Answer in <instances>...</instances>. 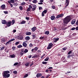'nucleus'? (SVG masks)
Listing matches in <instances>:
<instances>
[{
	"mask_svg": "<svg viewBox=\"0 0 78 78\" xmlns=\"http://www.w3.org/2000/svg\"><path fill=\"white\" fill-rule=\"evenodd\" d=\"M72 20V18L70 16H67L63 20V25L64 27L67 26L66 24H67L70 21Z\"/></svg>",
	"mask_w": 78,
	"mask_h": 78,
	"instance_id": "f257e3e1",
	"label": "nucleus"
},
{
	"mask_svg": "<svg viewBox=\"0 0 78 78\" xmlns=\"http://www.w3.org/2000/svg\"><path fill=\"white\" fill-rule=\"evenodd\" d=\"M10 73V72L9 71H5L4 72L3 74V76L4 77H6L7 78H8V77H9V76H10V75L9 74Z\"/></svg>",
	"mask_w": 78,
	"mask_h": 78,
	"instance_id": "f03ea898",
	"label": "nucleus"
},
{
	"mask_svg": "<svg viewBox=\"0 0 78 78\" xmlns=\"http://www.w3.org/2000/svg\"><path fill=\"white\" fill-rule=\"evenodd\" d=\"M53 46V44L52 43H50L48 45V46L47 49V50H50V49Z\"/></svg>",
	"mask_w": 78,
	"mask_h": 78,
	"instance_id": "7ed1b4c3",
	"label": "nucleus"
},
{
	"mask_svg": "<svg viewBox=\"0 0 78 78\" xmlns=\"http://www.w3.org/2000/svg\"><path fill=\"white\" fill-rule=\"evenodd\" d=\"M69 3H70V0H66V2L65 3V5H66V6L65 7V8H66L67 6H69Z\"/></svg>",
	"mask_w": 78,
	"mask_h": 78,
	"instance_id": "20e7f679",
	"label": "nucleus"
},
{
	"mask_svg": "<svg viewBox=\"0 0 78 78\" xmlns=\"http://www.w3.org/2000/svg\"><path fill=\"white\" fill-rule=\"evenodd\" d=\"M63 16H64V14L63 13H62L58 15L56 17V19H58L59 18H61V17H63Z\"/></svg>",
	"mask_w": 78,
	"mask_h": 78,
	"instance_id": "39448f33",
	"label": "nucleus"
},
{
	"mask_svg": "<svg viewBox=\"0 0 78 78\" xmlns=\"http://www.w3.org/2000/svg\"><path fill=\"white\" fill-rule=\"evenodd\" d=\"M11 23H12V22L10 21L8 22L7 23V26H8V27H10L11 26Z\"/></svg>",
	"mask_w": 78,
	"mask_h": 78,
	"instance_id": "423d86ee",
	"label": "nucleus"
},
{
	"mask_svg": "<svg viewBox=\"0 0 78 78\" xmlns=\"http://www.w3.org/2000/svg\"><path fill=\"white\" fill-rule=\"evenodd\" d=\"M76 22V20L73 19L71 21V23L72 25H73Z\"/></svg>",
	"mask_w": 78,
	"mask_h": 78,
	"instance_id": "0eeeda50",
	"label": "nucleus"
},
{
	"mask_svg": "<svg viewBox=\"0 0 78 78\" xmlns=\"http://www.w3.org/2000/svg\"><path fill=\"white\" fill-rule=\"evenodd\" d=\"M2 24H6L7 23V21L4 20H2Z\"/></svg>",
	"mask_w": 78,
	"mask_h": 78,
	"instance_id": "6e6552de",
	"label": "nucleus"
},
{
	"mask_svg": "<svg viewBox=\"0 0 78 78\" xmlns=\"http://www.w3.org/2000/svg\"><path fill=\"white\" fill-rule=\"evenodd\" d=\"M32 32H34L36 30V27H34L31 29Z\"/></svg>",
	"mask_w": 78,
	"mask_h": 78,
	"instance_id": "1a4fd4ad",
	"label": "nucleus"
},
{
	"mask_svg": "<svg viewBox=\"0 0 78 78\" xmlns=\"http://www.w3.org/2000/svg\"><path fill=\"white\" fill-rule=\"evenodd\" d=\"M26 34L27 36H30L31 34V33L30 32L27 31L26 33Z\"/></svg>",
	"mask_w": 78,
	"mask_h": 78,
	"instance_id": "9d476101",
	"label": "nucleus"
},
{
	"mask_svg": "<svg viewBox=\"0 0 78 78\" xmlns=\"http://www.w3.org/2000/svg\"><path fill=\"white\" fill-rule=\"evenodd\" d=\"M42 76V74L41 73H38L36 75L37 78H39V77H40V76Z\"/></svg>",
	"mask_w": 78,
	"mask_h": 78,
	"instance_id": "9b49d317",
	"label": "nucleus"
},
{
	"mask_svg": "<svg viewBox=\"0 0 78 78\" xmlns=\"http://www.w3.org/2000/svg\"><path fill=\"white\" fill-rule=\"evenodd\" d=\"M1 8L2 9H5V8H6V6H5V5H2L1 6Z\"/></svg>",
	"mask_w": 78,
	"mask_h": 78,
	"instance_id": "f8f14e48",
	"label": "nucleus"
},
{
	"mask_svg": "<svg viewBox=\"0 0 78 78\" xmlns=\"http://www.w3.org/2000/svg\"><path fill=\"white\" fill-rule=\"evenodd\" d=\"M59 38H54L53 39V40L54 41V42H57V41H59Z\"/></svg>",
	"mask_w": 78,
	"mask_h": 78,
	"instance_id": "ddd939ff",
	"label": "nucleus"
},
{
	"mask_svg": "<svg viewBox=\"0 0 78 78\" xmlns=\"http://www.w3.org/2000/svg\"><path fill=\"white\" fill-rule=\"evenodd\" d=\"M24 53V49H22L21 50V51L20 52L21 55V56H23V55Z\"/></svg>",
	"mask_w": 78,
	"mask_h": 78,
	"instance_id": "4468645a",
	"label": "nucleus"
},
{
	"mask_svg": "<svg viewBox=\"0 0 78 78\" xmlns=\"http://www.w3.org/2000/svg\"><path fill=\"white\" fill-rule=\"evenodd\" d=\"M23 45L24 47H27V44L25 42H23Z\"/></svg>",
	"mask_w": 78,
	"mask_h": 78,
	"instance_id": "2eb2a0df",
	"label": "nucleus"
},
{
	"mask_svg": "<svg viewBox=\"0 0 78 78\" xmlns=\"http://www.w3.org/2000/svg\"><path fill=\"white\" fill-rule=\"evenodd\" d=\"M14 0H9V1H8L7 2L9 3H13L14 2Z\"/></svg>",
	"mask_w": 78,
	"mask_h": 78,
	"instance_id": "dca6fc26",
	"label": "nucleus"
},
{
	"mask_svg": "<svg viewBox=\"0 0 78 78\" xmlns=\"http://www.w3.org/2000/svg\"><path fill=\"white\" fill-rule=\"evenodd\" d=\"M55 19V16H51V19L52 20H53Z\"/></svg>",
	"mask_w": 78,
	"mask_h": 78,
	"instance_id": "f3484780",
	"label": "nucleus"
},
{
	"mask_svg": "<svg viewBox=\"0 0 78 78\" xmlns=\"http://www.w3.org/2000/svg\"><path fill=\"white\" fill-rule=\"evenodd\" d=\"M10 57L12 58H15L16 57V55L15 54H13L10 55Z\"/></svg>",
	"mask_w": 78,
	"mask_h": 78,
	"instance_id": "a211bd4d",
	"label": "nucleus"
},
{
	"mask_svg": "<svg viewBox=\"0 0 78 78\" xmlns=\"http://www.w3.org/2000/svg\"><path fill=\"white\" fill-rule=\"evenodd\" d=\"M44 34H46L47 35H48L50 34V32L49 31H45L44 32Z\"/></svg>",
	"mask_w": 78,
	"mask_h": 78,
	"instance_id": "6ab92c4d",
	"label": "nucleus"
},
{
	"mask_svg": "<svg viewBox=\"0 0 78 78\" xmlns=\"http://www.w3.org/2000/svg\"><path fill=\"white\" fill-rule=\"evenodd\" d=\"M25 40L28 41L30 39V37L29 36H27L25 37Z\"/></svg>",
	"mask_w": 78,
	"mask_h": 78,
	"instance_id": "aec40b11",
	"label": "nucleus"
},
{
	"mask_svg": "<svg viewBox=\"0 0 78 78\" xmlns=\"http://www.w3.org/2000/svg\"><path fill=\"white\" fill-rule=\"evenodd\" d=\"M23 38V37L22 36H20L18 39H20V40H22Z\"/></svg>",
	"mask_w": 78,
	"mask_h": 78,
	"instance_id": "412c9836",
	"label": "nucleus"
},
{
	"mask_svg": "<svg viewBox=\"0 0 78 78\" xmlns=\"http://www.w3.org/2000/svg\"><path fill=\"white\" fill-rule=\"evenodd\" d=\"M26 23V21H22L21 22V24H25Z\"/></svg>",
	"mask_w": 78,
	"mask_h": 78,
	"instance_id": "4be33fe9",
	"label": "nucleus"
},
{
	"mask_svg": "<svg viewBox=\"0 0 78 78\" xmlns=\"http://www.w3.org/2000/svg\"><path fill=\"white\" fill-rule=\"evenodd\" d=\"M28 51V50L27 49H25V50H24V53H27Z\"/></svg>",
	"mask_w": 78,
	"mask_h": 78,
	"instance_id": "5701e85b",
	"label": "nucleus"
},
{
	"mask_svg": "<svg viewBox=\"0 0 78 78\" xmlns=\"http://www.w3.org/2000/svg\"><path fill=\"white\" fill-rule=\"evenodd\" d=\"M19 8L20 11H22V10H23V7H22V6H20L19 7Z\"/></svg>",
	"mask_w": 78,
	"mask_h": 78,
	"instance_id": "b1692460",
	"label": "nucleus"
},
{
	"mask_svg": "<svg viewBox=\"0 0 78 78\" xmlns=\"http://www.w3.org/2000/svg\"><path fill=\"white\" fill-rule=\"evenodd\" d=\"M38 2L37 1V0H34L33 1V2L34 3H37Z\"/></svg>",
	"mask_w": 78,
	"mask_h": 78,
	"instance_id": "393cba45",
	"label": "nucleus"
},
{
	"mask_svg": "<svg viewBox=\"0 0 78 78\" xmlns=\"http://www.w3.org/2000/svg\"><path fill=\"white\" fill-rule=\"evenodd\" d=\"M48 59H49V57H47L45 59L44 61H48Z\"/></svg>",
	"mask_w": 78,
	"mask_h": 78,
	"instance_id": "a878e982",
	"label": "nucleus"
},
{
	"mask_svg": "<svg viewBox=\"0 0 78 78\" xmlns=\"http://www.w3.org/2000/svg\"><path fill=\"white\" fill-rule=\"evenodd\" d=\"M28 76V74H26L23 76V78H27Z\"/></svg>",
	"mask_w": 78,
	"mask_h": 78,
	"instance_id": "bb28decb",
	"label": "nucleus"
},
{
	"mask_svg": "<svg viewBox=\"0 0 78 78\" xmlns=\"http://www.w3.org/2000/svg\"><path fill=\"white\" fill-rule=\"evenodd\" d=\"M15 20H12V25H14V23H15Z\"/></svg>",
	"mask_w": 78,
	"mask_h": 78,
	"instance_id": "cd10ccee",
	"label": "nucleus"
},
{
	"mask_svg": "<svg viewBox=\"0 0 78 78\" xmlns=\"http://www.w3.org/2000/svg\"><path fill=\"white\" fill-rule=\"evenodd\" d=\"M1 42H5V39L4 38H2L1 39Z\"/></svg>",
	"mask_w": 78,
	"mask_h": 78,
	"instance_id": "c85d7f7f",
	"label": "nucleus"
},
{
	"mask_svg": "<svg viewBox=\"0 0 78 78\" xmlns=\"http://www.w3.org/2000/svg\"><path fill=\"white\" fill-rule=\"evenodd\" d=\"M31 51H32V53H34V52H36V51L35 50V49H34V48L32 49L31 50Z\"/></svg>",
	"mask_w": 78,
	"mask_h": 78,
	"instance_id": "c756f323",
	"label": "nucleus"
},
{
	"mask_svg": "<svg viewBox=\"0 0 78 78\" xmlns=\"http://www.w3.org/2000/svg\"><path fill=\"white\" fill-rule=\"evenodd\" d=\"M10 41L9 40V41H8L7 42H6L5 44L6 45H8L9 44V42H10Z\"/></svg>",
	"mask_w": 78,
	"mask_h": 78,
	"instance_id": "7c9ffc66",
	"label": "nucleus"
},
{
	"mask_svg": "<svg viewBox=\"0 0 78 78\" xmlns=\"http://www.w3.org/2000/svg\"><path fill=\"white\" fill-rule=\"evenodd\" d=\"M47 10H44L43 12L45 14H47Z\"/></svg>",
	"mask_w": 78,
	"mask_h": 78,
	"instance_id": "2f4dec72",
	"label": "nucleus"
},
{
	"mask_svg": "<svg viewBox=\"0 0 78 78\" xmlns=\"http://www.w3.org/2000/svg\"><path fill=\"white\" fill-rule=\"evenodd\" d=\"M37 55H34V56H32V58H37Z\"/></svg>",
	"mask_w": 78,
	"mask_h": 78,
	"instance_id": "473e14b6",
	"label": "nucleus"
},
{
	"mask_svg": "<svg viewBox=\"0 0 78 78\" xmlns=\"http://www.w3.org/2000/svg\"><path fill=\"white\" fill-rule=\"evenodd\" d=\"M22 47H23L22 45L21 44H20V45H18L17 46L18 48H22Z\"/></svg>",
	"mask_w": 78,
	"mask_h": 78,
	"instance_id": "72a5a7b5",
	"label": "nucleus"
},
{
	"mask_svg": "<svg viewBox=\"0 0 78 78\" xmlns=\"http://www.w3.org/2000/svg\"><path fill=\"white\" fill-rule=\"evenodd\" d=\"M33 44H32L31 43L29 45L30 47V48H31V47H33Z\"/></svg>",
	"mask_w": 78,
	"mask_h": 78,
	"instance_id": "f704fd0d",
	"label": "nucleus"
},
{
	"mask_svg": "<svg viewBox=\"0 0 78 78\" xmlns=\"http://www.w3.org/2000/svg\"><path fill=\"white\" fill-rule=\"evenodd\" d=\"M25 5V2H22L21 4L22 6H24Z\"/></svg>",
	"mask_w": 78,
	"mask_h": 78,
	"instance_id": "c9c22d12",
	"label": "nucleus"
},
{
	"mask_svg": "<svg viewBox=\"0 0 78 78\" xmlns=\"http://www.w3.org/2000/svg\"><path fill=\"white\" fill-rule=\"evenodd\" d=\"M71 56H72V55H69L67 56V58L68 59H69Z\"/></svg>",
	"mask_w": 78,
	"mask_h": 78,
	"instance_id": "e433bc0d",
	"label": "nucleus"
},
{
	"mask_svg": "<svg viewBox=\"0 0 78 78\" xmlns=\"http://www.w3.org/2000/svg\"><path fill=\"white\" fill-rule=\"evenodd\" d=\"M67 47H64V48H62V50H67Z\"/></svg>",
	"mask_w": 78,
	"mask_h": 78,
	"instance_id": "4c0bfd02",
	"label": "nucleus"
},
{
	"mask_svg": "<svg viewBox=\"0 0 78 78\" xmlns=\"http://www.w3.org/2000/svg\"><path fill=\"white\" fill-rule=\"evenodd\" d=\"M29 64H30V63H27L25 64V66H29Z\"/></svg>",
	"mask_w": 78,
	"mask_h": 78,
	"instance_id": "58836bf2",
	"label": "nucleus"
},
{
	"mask_svg": "<svg viewBox=\"0 0 78 78\" xmlns=\"http://www.w3.org/2000/svg\"><path fill=\"white\" fill-rule=\"evenodd\" d=\"M18 64H19V63L16 62L14 64L13 66H17V65H18Z\"/></svg>",
	"mask_w": 78,
	"mask_h": 78,
	"instance_id": "ea45409f",
	"label": "nucleus"
},
{
	"mask_svg": "<svg viewBox=\"0 0 78 78\" xmlns=\"http://www.w3.org/2000/svg\"><path fill=\"white\" fill-rule=\"evenodd\" d=\"M30 10H31V9L29 8H28L27 9V11H30Z\"/></svg>",
	"mask_w": 78,
	"mask_h": 78,
	"instance_id": "a19ab883",
	"label": "nucleus"
},
{
	"mask_svg": "<svg viewBox=\"0 0 78 78\" xmlns=\"http://www.w3.org/2000/svg\"><path fill=\"white\" fill-rule=\"evenodd\" d=\"M34 49H35V51H37V50H38V48H37V47H35L34 48Z\"/></svg>",
	"mask_w": 78,
	"mask_h": 78,
	"instance_id": "79ce46f5",
	"label": "nucleus"
},
{
	"mask_svg": "<svg viewBox=\"0 0 78 78\" xmlns=\"http://www.w3.org/2000/svg\"><path fill=\"white\" fill-rule=\"evenodd\" d=\"M34 49H35V51H37V50H38V48H37V47H35L34 48Z\"/></svg>",
	"mask_w": 78,
	"mask_h": 78,
	"instance_id": "37998d69",
	"label": "nucleus"
},
{
	"mask_svg": "<svg viewBox=\"0 0 78 78\" xmlns=\"http://www.w3.org/2000/svg\"><path fill=\"white\" fill-rule=\"evenodd\" d=\"M32 7H33L34 8H36V5H32Z\"/></svg>",
	"mask_w": 78,
	"mask_h": 78,
	"instance_id": "c03bdc74",
	"label": "nucleus"
},
{
	"mask_svg": "<svg viewBox=\"0 0 78 78\" xmlns=\"http://www.w3.org/2000/svg\"><path fill=\"white\" fill-rule=\"evenodd\" d=\"M13 73H14V74H16V73H17V72L16 71H13Z\"/></svg>",
	"mask_w": 78,
	"mask_h": 78,
	"instance_id": "a18cd8bd",
	"label": "nucleus"
},
{
	"mask_svg": "<svg viewBox=\"0 0 78 78\" xmlns=\"http://www.w3.org/2000/svg\"><path fill=\"white\" fill-rule=\"evenodd\" d=\"M51 8H52V9H55V5H52L51 6Z\"/></svg>",
	"mask_w": 78,
	"mask_h": 78,
	"instance_id": "49530a36",
	"label": "nucleus"
},
{
	"mask_svg": "<svg viewBox=\"0 0 78 78\" xmlns=\"http://www.w3.org/2000/svg\"><path fill=\"white\" fill-rule=\"evenodd\" d=\"M42 64H47V62H42Z\"/></svg>",
	"mask_w": 78,
	"mask_h": 78,
	"instance_id": "de8ad7c7",
	"label": "nucleus"
},
{
	"mask_svg": "<svg viewBox=\"0 0 78 78\" xmlns=\"http://www.w3.org/2000/svg\"><path fill=\"white\" fill-rule=\"evenodd\" d=\"M44 38V36L43 37H40V39L41 40H42Z\"/></svg>",
	"mask_w": 78,
	"mask_h": 78,
	"instance_id": "09e8293b",
	"label": "nucleus"
},
{
	"mask_svg": "<svg viewBox=\"0 0 78 78\" xmlns=\"http://www.w3.org/2000/svg\"><path fill=\"white\" fill-rule=\"evenodd\" d=\"M13 5H14V6H17V5H18V4H17V3H15L13 4Z\"/></svg>",
	"mask_w": 78,
	"mask_h": 78,
	"instance_id": "8fccbe9b",
	"label": "nucleus"
},
{
	"mask_svg": "<svg viewBox=\"0 0 78 78\" xmlns=\"http://www.w3.org/2000/svg\"><path fill=\"white\" fill-rule=\"evenodd\" d=\"M5 48V47L3 46L1 48V50H3Z\"/></svg>",
	"mask_w": 78,
	"mask_h": 78,
	"instance_id": "3c124183",
	"label": "nucleus"
},
{
	"mask_svg": "<svg viewBox=\"0 0 78 78\" xmlns=\"http://www.w3.org/2000/svg\"><path fill=\"white\" fill-rule=\"evenodd\" d=\"M16 47H12V49L13 50H16Z\"/></svg>",
	"mask_w": 78,
	"mask_h": 78,
	"instance_id": "603ef678",
	"label": "nucleus"
},
{
	"mask_svg": "<svg viewBox=\"0 0 78 78\" xmlns=\"http://www.w3.org/2000/svg\"><path fill=\"white\" fill-rule=\"evenodd\" d=\"M9 40L10 41V42H12V41H15V39L14 38H13Z\"/></svg>",
	"mask_w": 78,
	"mask_h": 78,
	"instance_id": "864d4df0",
	"label": "nucleus"
},
{
	"mask_svg": "<svg viewBox=\"0 0 78 78\" xmlns=\"http://www.w3.org/2000/svg\"><path fill=\"white\" fill-rule=\"evenodd\" d=\"M44 14H45V13H43V12H42V16L43 17H44V16H45Z\"/></svg>",
	"mask_w": 78,
	"mask_h": 78,
	"instance_id": "5fc2aeb1",
	"label": "nucleus"
},
{
	"mask_svg": "<svg viewBox=\"0 0 78 78\" xmlns=\"http://www.w3.org/2000/svg\"><path fill=\"white\" fill-rule=\"evenodd\" d=\"M72 51H70L68 52V55H70V54L72 53Z\"/></svg>",
	"mask_w": 78,
	"mask_h": 78,
	"instance_id": "6e6d98bb",
	"label": "nucleus"
},
{
	"mask_svg": "<svg viewBox=\"0 0 78 78\" xmlns=\"http://www.w3.org/2000/svg\"><path fill=\"white\" fill-rule=\"evenodd\" d=\"M19 44V42L17 41V42H16V43H15V45H18V44Z\"/></svg>",
	"mask_w": 78,
	"mask_h": 78,
	"instance_id": "4d7b16f0",
	"label": "nucleus"
},
{
	"mask_svg": "<svg viewBox=\"0 0 78 78\" xmlns=\"http://www.w3.org/2000/svg\"><path fill=\"white\" fill-rule=\"evenodd\" d=\"M4 13H5V14H8V12L6 11H4Z\"/></svg>",
	"mask_w": 78,
	"mask_h": 78,
	"instance_id": "13d9d810",
	"label": "nucleus"
},
{
	"mask_svg": "<svg viewBox=\"0 0 78 78\" xmlns=\"http://www.w3.org/2000/svg\"><path fill=\"white\" fill-rule=\"evenodd\" d=\"M10 5V6L11 7V8H12V7H13V5H12V4L11 3H9Z\"/></svg>",
	"mask_w": 78,
	"mask_h": 78,
	"instance_id": "bf43d9fd",
	"label": "nucleus"
},
{
	"mask_svg": "<svg viewBox=\"0 0 78 78\" xmlns=\"http://www.w3.org/2000/svg\"><path fill=\"white\" fill-rule=\"evenodd\" d=\"M39 10L42 9V7H39Z\"/></svg>",
	"mask_w": 78,
	"mask_h": 78,
	"instance_id": "052dcab7",
	"label": "nucleus"
},
{
	"mask_svg": "<svg viewBox=\"0 0 78 78\" xmlns=\"http://www.w3.org/2000/svg\"><path fill=\"white\" fill-rule=\"evenodd\" d=\"M71 30H75V27H73L71 29Z\"/></svg>",
	"mask_w": 78,
	"mask_h": 78,
	"instance_id": "680f3d73",
	"label": "nucleus"
},
{
	"mask_svg": "<svg viewBox=\"0 0 78 78\" xmlns=\"http://www.w3.org/2000/svg\"><path fill=\"white\" fill-rule=\"evenodd\" d=\"M32 11H35V10H36V8H33L32 9Z\"/></svg>",
	"mask_w": 78,
	"mask_h": 78,
	"instance_id": "e2e57ef3",
	"label": "nucleus"
},
{
	"mask_svg": "<svg viewBox=\"0 0 78 78\" xmlns=\"http://www.w3.org/2000/svg\"><path fill=\"white\" fill-rule=\"evenodd\" d=\"M38 5H43V3L42 2H40L38 3Z\"/></svg>",
	"mask_w": 78,
	"mask_h": 78,
	"instance_id": "0e129e2a",
	"label": "nucleus"
},
{
	"mask_svg": "<svg viewBox=\"0 0 78 78\" xmlns=\"http://www.w3.org/2000/svg\"><path fill=\"white\" fill-rule=\"evenodd\" d=\"M32 6L31 5H29V8H30V9L32 8Z\"/></svg>",
	"mask_w": 78,
	"mask_h": 78,
	"instance_id": "69168bd1",
	"label": "nucleus"
},
{
	"mask_svg": "<svg viewBox=\"0 0 78 78\" xmlns=\"http://www.w3.org/2000/svg\"><path fill=\"white\" fill-rule=\"evenodd\" d=\"M26 19L27 20H29V18L28 17H26Z\"/></svg>",
	"mask_w": 78,
	"mask_h": 78,
	"instance_id": "338daca9",
	"label": "nucleus"
},
{
	"mask_svg": "<svg viewBox=\"0 0 78 78\" xmlns=\"http://www.w3.org/2000/svg\"><path fill=\"white\" fill-rule=\"evenodd\" d=\"M76 24L77 25H78V20L76 21Z\"/></svg>",
	"mask_w": 78,
	"mask_h": 78,
	"instance_id": "774afa93",
	"label": "nucleus"
}]
</instances>
